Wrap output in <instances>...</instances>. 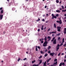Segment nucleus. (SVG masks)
Wrapping results in <instances>:
<instances>
[{
  "instance_id": "f257e3e1",
  "label": "nucleus",
  "mask_w": 66,
  "mask_h": 66,
  "mask_svg": "<svg viewBox=\"0 0 66 66\" xmlns=\"http://www.w3.org/2000/svg\"><path fill=\"white\" fill-rule=\"evenodd\" d=\"M47 44H48V42L47 41H45L43 43V46L44 47H46L47 46Z\"/></svg>"
},
{
  "instance_id": "f03ea898",
  "label": "nucleus",
  "mask_w": 66,
  "mask_h": 66,
  "mask_svg": "<svg viewBox=\"0 0 66 66\" xmlns=\"http://www.w3.org/2000/svg\"><path fill=\"white\" fill-rule=\"evenodd\" d=\"M62 28L61 27H57V31L58 32H61V29Z\"/></svg>"
},
{
  "instance_id": "7ed1b4c3",
  "label": "nucleus",
  "mask_w": 66,
  "mask_h": 66,
  "mask_svg": "<svg viewBox=\"0 0 66 66\" xmlns=\"http://www.w3.org/2000/svg\"><path fill=\"white\" fill-rule=\"evenodd\" d=\"M56 22L57 23H59V24H61L62 23V20H60V21H56Z\"/></svg>"
},
{
  "instance_id": "20e7f679",
  "label": "nucleus",
  "mask_w": 66,
  "mask_h": 66,
  "mask_svg": "<svg viewBox=\"0 0 66 66\" xmlns=\"http://www.w3.org/2000/svg\"><path fill=\"white\" fill-rule=\"evenodd\" d=\"M52 19H54V18L56 19V18H57L56 16H54V14H52Z\"/></svg>"
},
{
  "instance_id": "39448f33",
  "label": "nucleus",
  "mask_w": 66,
  "mask_h": 66,
  "mask_svg": "<svg viewBox=\"0 0 66 66\" xmlns=\"http://www.w3.org/2000/svg\"><path fill=\"white\" fill-rule=\"evenodd\" d=\"M54 54H55L53 52L52 53H50V55L52 56H54Z\"/></svg>"
},
{
  "instance_id": "423d86ee",
  "label": "nucleus",
  "mask_w": 66,
  "mask_h": 66,
  "mask_svg": "<svg viewBox=\"0 0 66 66\" xmlns=\"http://www.w3.org/2000/svg\"><path fill=\"white\" fill-rule=\"evenodd\" d=\"M56 39H55L54 41L53 42V44H56Z\"/></svg>"
},
{
  "instance_id": "0eeeda50",
  "label": "nucleus",
  "mask_w": 66,
  "mask_h": 66,
  "mask_svg": "<svg viewBox=\"0 0 66 66\" xmlns=\"http://www.w3.org/2000/svg\"><path fill=\"white\" fill-rule=\"evenodd\" d=\"M57 62L56 61L55 62H54V63L53 64V66H54L55 65H57Z\"/></svg>"
},
{
  "instance_id": "6e6552de",
  "label": "nucleus",
  "mask_w": 66,
  "mask_h": 66,
  "mask_svg": "<svg viewBox=\"0 0 66 66\" xmlns=\"http://www.w3.org/2000/svg\"><path fill=\"white\" fill-rule=\"evenodd\" d=\"M56 33V31H53L52 32H50V33H49V34H53V33Z\"/></svg>"
},
{
  "instance_id": "1a4fd4ad",
  "label": "nucleus",
  "mask_w": 66,
  "mask_h": 66,
  "mask_svg": "<svg viewBox=\"0 0 66 66\" xmlns=\"http://www.w3.org/2000/svg\"><path fill=\"white\" fill-rule=\"evenodd\" d=\"M3 15H0V18L1 19H2V18H3Z\"/></svg>"
},
{
  "instance_id": "9d476101",
  "label": "nucleus",
  "mask_w": 66,
  "mask_h": 66,
  "mask_svg": "<svg viewBox=\"0 0 66 66\" xmlns=\"http://www.w3.org/2000/svg\"><path fill=\"white\" fill-rule=\"evenodd\" d=\"M47 65H46V61H45V62L43 64V66H46Z\"/></svg>"
},
{
  "instance_id": "9b49d317",
  "label": "nucleus",
  "mask_w": 66,
  "mask_h": 66,
  "mask_svg": "<svg viewBox=\"0 0 66 66\" xmlns=\"http://www.w3.org/2000/svg\"><path fill=\"white\" fill-rule=\"evenodd\" d=\"M51 59H52L51 58H49V59L47 60V62H48L50 61V60H51Z\"/></svg>"
},
{
  "instance_id": "f8f14e48",
  "label": "nucleus",
  "mask_w": 66,
  "mask_h": 66,
  "mask_svg": "<svg viewBox=\"0 0 66 66\" xmlns=\"http://www.w3.org/2000/svg\"><path fill=\"white\" fill-rule=\"evenodd\" d=\"M54 27L55 28H56V24L55 23H54Z\"/></svg>"
},
{
  "instance_id": "ddd939ff",
  "label": "nucleus",
  "mask_w": 66,
  "mask_h": 66,
  "mask_svg": "<svg viewBox=\"0 0 66 66\" xmlns=\"http://www.w3.org/2000/svg\"><path fill=\"white\" fill-rule=\"evenodd\" d=\"M39 40L40 41H41V43H42V44H43L44 43V41H43V40L42 41V39H40Z\"/></svg>"
},
{
  "instance_id": "4468645a",
  "label": "nucleus",
  "mask_w": 66,
  "mask_h": 66,
  "mask_svg": "<svg viewBox=\"0 0 66 66\" xmlns=\"http://www.w3.org/2000/svg\"><path fill=\"white\" fill-rule=\"evenodd\" d=\"M51 46H49L48 48H47L48 50H49V49H51Z\"/></svg>"
},
{
  "instance_id": "2eb2a0df",
  "label": "nucleus",
  "mask_w": 66,
  "mask_h": 66,
  "mask_svg": "<svg viewBox=\"0 0 66 66\" xmlns=\"http://www.w3.org/2000/svg\"><path fill=\"white\" fill-rule=\"evenodd\" d=\"M39 64H41V63H42V60H39Z\"/></svg>"
},
{
  "instance_id": "dca6fc26",
  "label": "nucleus",
  "mask_w": 66,
  "mask_h": 66,
  "mask_svg": "<svg viewBox=\"0 0 66 66\" xmlns=\"http://www.w3.org/2000/svg\"><path fill=\"white\" fill-rule=\"evenodd\" d=\"M44 26V25H43L42 26V27L41 29V30H44V28H43Z\"/></svg>"
},
{
  "instance_id": "f3484780",
  "label": "nucleus",
  "mask_w": 66,
  "mask_h": 66,
  "mask_svg": "<svg viewBox=\"0 0 66 66\" xmlns=\"http://www.w3.org/2000/svg\"><path fill=\"white\" fill-rule=\"evenodd\" d=\"M56 51H57L59 50V47H57V48H56Z\"/></svg>"
},
{
  "instance_id": "a211bd4d",
  "label": "nucleus",
  "mask_w": 66,
  "mask_h": 66,
  "mask_svg": "<svg viewBox=\"0 0 66 66\" xmlns=\"http://www.w3.org/2000/svg\"><path fill=\"white\" fill-rule=\"evenodd\" d=\"M56 12L57 13H60V11L59 10H57L56 11Z\"/></svg>"
},
{
  "instance_id": "6ab92c4d",
  "label": "nucleus",
  "mask_w": 66,
  "mask_h": 66,
  "mask_svg": "<svg viewBox=\"0 0 66 66\" xmlns=\"http://www.w3.org/2000/svg\"><path fill=\"white\" fill-rule=\"evenodd\" d=\"M16 10V9L15 8H13L12 9V11H15Z\"/></svg>"
},
{
  "instance_id": "aec40b11",
  "label": "nucleus",
  "mask_w": 66,
  "mask_h": 66,
  "mask_svg": "<svg viewBox=\"0 0 66 66\" xmlns=\"http://www.w3.org/2000/svg\"><path fill=\"white\" fill-rule=\"evenodd\" d=\"M40 19L39 18H38V20H37L36 21H37V22H38V21H40Z\"/></svg>"
},
{
  "instance_id": "412c9836",
  "label": "nucleus",
  "mask_w": 66,
  "mask_h": 66,
  "mask_svg": "<svg viewBox=\"0 0 66 66\" xmlns=\"http://www.w3.org/2000/svg\"><path fill=\"white\" fill-rule=\"evenodd\" d=\"M47 37H46L44 38V39L45 40V41H47Z\"/></svg>"
},
{
  "instance_id": "4be33fe9",
  "label": "nucleus",
  "mask_w": 66,
  "mask_h": 66,
  "mask_svg": "<svg viewBox=\"0 0 66 66\" xmlns=\"http://www.w3.org/2000/svg\"><path fill=\"white\" fill-rule=\"evenodd\" d=\"M65 40V38H63V39H62V42L63 43H64V40Z\"/></svg>"
},
{
  "instance_id": "5701e85b",
  "label": "nucleus",
  "mask_w": 66,
  "mask_h": 66,
  "mask_svg": "<svg viewBox=\"0 0 66 66\" xmlns=\"http://www.w3.org/2000/svg\"><path fill=\"white\" fill-rule=\"evenodd\" d=\"M56 2L57 3H59V1L58 0H56Z\"/></svg>"
},
{
  "instance_id": "b1692460",
  "label": "nucleus",
  "mask_w": 66,
  "mask_h": 66,
  "mask_svg": "<svg viewBox=\"0 0 66 66\" xmlns=\"http://www.w3.org/2000/svg\"><path fill=\"white\" fill-rule=\"evenodd\" d=\"M50 38H51V37L50 36H48L47 38V39H50Z\"/></svg>"
},
{
  "instance_id": "393cba45",
  "label": "nucleus",
  "mask_w": 66,
  "mask_h": 66,
  "mask_svg": "<svg viewBox=\"0 0 66 66\" xmlns=\"http://www.w3.org/2000/svg\"><path fill=\"white\" fill-rule=\"evenodd\" d=\"M48 56V54H45L44 55V56H45V57H46V56Z\"/></svg>"
},
{
  "instance_id": "a878e982",
  "label": "nucleus",
  "mask_w": 66,
  "mask_h": 66,
  "mask_svg": "<svg viewBox=\"0 0 66 66\" xmlns=\"http://www.w3.org/2000/svg\"><path fill=\"white\" fill-rule=\"evenodd\" d=\"M40 52L41 54H44V52H43V51H41Z\"/></svg>"
},
{
  "instance_id": "bb28decb",
  "label": "nucleus",
  "mask_w": 66,
  "mask_h": 66,
  "mask_svg": "<svg viewBox=\"0 0 66 66\" xmlns=\"http://www.w3.org/2000/svg\"><path fill=\"white\" fill-rule=\"evenodd\" d=\"M57 40H61V38L60 37H58L57 39Z\"/></svg>"
},
{
  "instance_id": "cd10ccee",
  "label": "nucleus",
  "mask_w": 66,
  "mask_h": 66,
  "mask_svg": "<svg viewBox=\"0 0 66 66\" xmlns=\"http://www.w3.org/2000/svg\"><path fill=\"white\" fill-rule=\"evenodd\" d=\"M62 63H60L59 66H62Z\"/></svg>"
},
{
  "instance_id": "c85d7f7f",
  "label": "nucleus",
  "mask_w": 66,
  "mask_h": 66,
  "mask_svg": "<svg viewBox=\"0 0 66 66\" xmlns=\"http://www.w3.org/2000/svg\"><path fill=\"white\" fill-rule=\"evenodd\" d=\"M35 60H34V61H32V63H35Z\"/></svg>"
},
{
  "instance_id": "c756f323",
  "label": "nucleus",
  "mask_w": 66,
  "mask_h": 66,
  "mask_svg": "<svg viewBox=\"0 0 66 66\" xmlns=\"http://www.w3.org/2000/svg\"><path fill=\"white\" fill-rule=\"evenodd\" d=\"M57 47H60V44H58L57 45V47H56V48Z\"/></svg>"
},
{
  "instance_id": "7c9ffc66",
  "label": "nucleus",
  "mask_w": 66,
  "mask_h": 66,
  "mask_svg": "<svg viewBox=\"0 0 66 66\" xmlns=\"http://www.w3.org/2000/svg\"><path fill=\"white\" fill-rule=\"evenodd\" d=\"M1 14H2V13H3V10H2L1 11Z\"/></svg>"
},
{
  "instance_id": "2f4dec72",
  "label": "nucleus",
  "mask_w": 66,
  "mask_h": 66,
  "mask_svg": "<svg viewBox=\"0 0 66 66\" xmlns=\"http://www.w3.org/2000/svg\"><path fill=\"white\" fill-rule=\"evenodd\" d=\"M36 51H38V49H37V47H36Z\"/></svg>"
},
{
  "instance_id": "473e14b6",
  "label": "nucleus",
  "mask_w": 66,
  "mask_h": 66,
  "mask_svg": "<svg viewBox=\"0 0 66 66\" xmlns=\"http://www.w3.org/2000/svg\"><path fill=\"white\" fill-rule=\"evenodd\" d=\"M48 53H51V51H48Z\"/></svg>"
},
{
  "instance_id": "72a5a7b5",
  "label": "nucleus",
  "mask_w": 66,
  "mask_h": 66,
  "mask_svg": "<svg viewBox=\"0 0 66 66\" xmlns=\"http://www.w3.org/2000/svg\"><path fill=\"white\" fill-rule=\"evenodd\" d=\"M63 45V43H61L60 45V46H62V45Z\"/></svg>"
},
{
  "instance_id": "f704fd0d",
  "label": "nucleus",
  "mask_w": 66,
  "mask_h": 66,
  "mask_svg": "<svg viewBox=\"0 0 66 66\" xmlns=\"http://www.w3.org/2000/svg\"><path fill=\"white\" fill-rule=\"evenodd\" d=\"M37 47L38 49H40V46H38Z\"/></svg>"
},
{
  "instance_id": "c9c22d12",
  "label": "nucleus",
  "mask_w": 66,
  "mask_h": 66,
  "mask_svg": "<svg viewBox=\"0 0 66 66\" xmlns=\"http://www.w3.org/2000/svg\"><path fill=\"white\" fill-rule=\"evenodd\" d=\"M61 7L62 9H64V6H61Z\"/></svg>"
},
{
  "instance_id": "e433bc0d",
  "label": "nucleus",
  "mask_w": 66,
  "mask_h": 66,
  "mask_svg": "<svg viewBox=\"0 0 66 66\" xmlns=\"http://www.w3.org/2000/svg\"><path fill=\"white\" fill-rule=\"evenodd\" d=\"M61 53L60 52L58 54V56H60V54H61Z\"/></svg>"
},
{
  "instance_id": "4c0bfd02",
  "label": "nucleus",
  "mask_w": 66,
  "mask_h": 66,
  "mask_svg": "<svg viewBox=\"0 0 66 66\" xmlns=\"http://www.w3.org/2000/svg\"><path fill=\"white\" fill-rule=\"evenodd\" d=\"M48 50H47V49H45V52H47Z\"/></svg>"
},
{
  "instance_id": "58836bf2",
  "label": "nucleus",
  "mask_w": 66,
  "mask_h": 66,
  "mask_svg": "<svg viewBox=\"0 0 66 66\" xmlns=\"http://www.w3.org/2000/svg\"><path fill=\"white\" fill-rule=\"evenodd\" d=\"M40 29L39 28L38 29V32H39L40 31Z\"/></svg>"
},
{
  "instance_id": "ea45409f",
  "label": "nucleus",
  "mask_w": 66,
  "mask_h": 66,
  "mask_svg": "<svg viewBox=\"0 0 66 66\" xmlns=\"http://www.w3.org/2000/svg\"><path fill=\"white\" fill-rule=\"evenodd\" d=\"M27 60V58H25L24 59H23V61H25V60Z\"/></svg>"
},
{
  "instance_id": "a19ab883",
  "label": "nucleus",
  "mask_w": 66,
  "mask_h": 66,
  "mask_svg": "<svg viewBox=\"0 0 66 66\" xmlns=\"http://www.w3.org/2000/svg\"><path fill=\"white\" fill-rule=\"evenodd\" d=\"M54 61L55 62H56V61H57V59H54Z\"/></svg>"
},
{
  "instance_id": "79ce46f5",
  "label": "nucleus",
  "mask_w": 66,
  "mask_h": 66,
  "mask_svg": "<svg viewBox=\"0 0 66 66\" xmlns=\"http://www.w3.org/2000/svg\"><path fill=\"white\" fill-rule=\"evenodd\" d=\"M62 65H65V63H62Z\"/></svg>"
},
{
  "instance_id": "37998d69",
  "label": "nucleus",
  "mask_w": 66,
  "mask_h": 66,
  "mask_svg": "<svg viewBox=\"0 0 66 66\" xmlns=\"http://www.w3.org/2000/svg\"><path fill=\"white\" fill-rule=\"evenodd\" d=\"M64 34H66V31H64Z\"/></svg>"
},
{
  "instance_id": "c03bdc74",
  "label": "nucleus",
  "mask_w": 66,
  "mask_h": 66,
  "mask_svg": "<svg viewBox=\"0 0 66 66\" xmlns=\"http://www.w3.org/2000/svg\"><path fill=\"white\" fill-rule=\"evenodd\" d=\"M42 57V56H40V57H39V59H40Z\"/></svg>"
},
{
  "instance_id": "a18cd8bd",
  "label": "nucleus",
  "mask_w": 66,
  "mask_h": 66,
  "mask_svg": "<svg viewBox=\"0 0 66 66\" xmlns=\"http://www.w3.org/2000/svg\"><path fill=\"white\" fill-rule=\"evenodd\" d=\"M64 47H66V43L64 45Z\"/></svg>"
},
{
  "instance_id": "49530a36",
  "label": "nucleus",
  "mask_w": 66,
  "mask_h": 66,
  "mask_svg": "<svg viewBox=\"0 0 66 66\" xmlns=\"http://www.w3.org/2000/svg\"><path fill=\"white\" fill-rule=\"evenodd\" d=\"M60 35V33H59L58 34H57V36H59V35Z\"/></svg>"
},
{
  "instance_id": "de8ad7c7",
  "label": "nucleus",
  "mask_w": 66,
  "mask_h": 66,
  "mask_svg": "<svg viewBox=\"0 0 66 66\" xmlns=\"http://www.w3.org/2000/svg\"><path fill=\"white\" fill-rule=\"evenodd\" d=\"M56 15L57 17L59 16V14H56Z\"/></svg>"
},
{
  "instance_id": "09e8293b",
  "label": "nucleus",
  "mask_w": 66,
  "mask_h": 66,
  "mask_svg": "<svg viewBox=\"0 0 66 66\" xmlns=\"http://www.w3.org/2000/svg\"><path fill=\"white\" fill-rule=\"evenodd\" d=\"M20 58H19L18 59V62H19V61H20Z\"/></svg>"
},
{
  "instance_id": "8fccbe9b",
  "label": "nucleus",
  "mask_w": 66,
  "mask_h": 66,
  "mask_svg": "<svg viewBox=\"0 0 66 66\" xmlns=\"http://www.w3.org/2000/svg\"><path fill=\"white\" fill-rule=\"evenodd\" d=\"M54 36V34H53L52 35V36L53 37V36Z\"/></svg>"
},
{
  "instance_id": "3c124183",
  "label": "nucleus",
  "mask_w": 66,
  "mask_h": 66,
  "mask_svg": "<svg viewBox=\"0 0 66 66\" xmlns=\"http://www.w3.org/2000/svg\"><path fill=\"white\" fill-rule=\"evenodd\" d=\"M50 66H56V65H53L52 64Z\"/></svg>"
},
{
  "instance_id": "603ef678",
  "label": "nucleus",
  "mask_w": 66,
  "mask_h": 66,
  "mask_svg": "<svg viewBox=\"0 0 66 66\" xmlns=\"http://www.w3.org/2000/svg\"><path fill=\"white\" fill-rule=\"evenodd\" d=\"M48 21H46V23H48Z\"/></svg>"
},
{
  "instance_id": "864d4df0",
  "label": "nucleus",
  "mask_w": 66,
  "mask_h": 66,
  "mask_svg": "<svg viewBox=\"0 0 66 66\" xmlns=\"http://www.w3.org/2000/svg\"><path fill=\"white\" fill-rule=\"evenodd\" d=\"M43 21H45V19H43L42 20Z\"/></svg>"
},
{
  "instance_id": "5fc2aeb1",
  "label": "nucleus",
  "mask_w": 66,
  "mask_h": 66,
  "mask_svg": "<svg viewBox=\"0 0 66 66\" xmlns=\"http://www.w3.org/2000/svg\"><path fill=\"white\" fill-rule=\"evenodd\" d=\"M66 62V59H65L64 60V62Z\"/></svg>"
},
{
  "instance_id": "6e6d98bb",
  "label": "nucleus",
  "mask_w": 66,
  "mask_h": 66,
  "mask_svg": "<svg viewBox=\"0 0 66 66\" xmlns=\"http://www.w3.org/2000/svg\"><path fill=\"white\" fill-rule=\"evenodd\" d=\"M50 28H49L48 29V31H50Z\"/></svg>"
},
{
  "instance_id": "4d7b16f0",
  "label": "nucleus",
  "mask_w": 66,
  "mask_h": 66,
  "mask_svg": "<svg viewBox=\"0 0 66 66\" xmlns=\"http://www.w3.org/2000/svg\"><path fill=\"white\" fill-rule=\"evenodd\" d=\"M46 8H47V6H45V8L46 9Z\"/></svg>"
},
{
  "instance_id": "13d9d810",
  "label": "nucleus",
  "mask_w": 66,
  "mask_h": 66,
  "mask_svg": "<svg viewBox=\"0 0 66 66\" xmlns=\"http://www.w3.org/2000/svg\"><path fill=\"white\" fill-rule=\"evenodd\" d=\"M0 10H2V7L0 8Z\"/></svg>"
},
{
  "instance_id": "bf43d9fd",
  "label": "nucleus",
  "mask_w": 66,
  "mask_h": 66,
  "mask_svg": "<svg viewBox=\"0 0 66 66\" xmlns=\"http://www.w3.org/2000/svg\"><path fill=\"white\" fill-rule=\"evenodd\" d=\"M64 55V53H63L61 54V55Z\"/></svg>"
},
{
  "instance_id": "052dcab7",
  "label": "nucleus",
  "mask_w": 66,
  "mask_h": 66,
  "mask_svg": "<svg viewBox=\"0 0 66 66\" xmlns=\"http://www.w3.org/2000/svg\"><path fill=\"white\" fill-rule=\"evenodd\" d=\"M55 39V37H54V38H53V40H54Z\"/></svg>"
},
{
  "instance_id": "680f3d73",
  "label": "nucleus",
  "mask_w": 66,
  "mask_h": 66,
  "mask_svg": "<svg viewBox=\"0 0 66 66\" xmlns=\"http://www.w3.org/2000/svg\"><path fill=\"white\" fill-rule=\"evenodd\" d=\"M51 40V39H49L48 40V41H49V40Z\"/></svg>"
},
{
  "instance_id": "e2e57ef3",
  "label": "nucleus",
  "mask_w": 66,
  "mask_h": 66,
  "mask_svg": "<svg viewBox=\"0 0 66 66\" xmlns=\"http://www.w3.org/2000/svg\"><path fill=\"white\" fill-rule=\"evenodd\" d=\"M54 40H53V39H52L51 40V42H53Z\"/></svg>"
},
{
  "instance_id": "0e129e2a",
  "label": "nucleus",
  "mask_w": 66,
  "mask_h": 66,
  "mask_svg": "<svg viewBox=\"0 0 66 66\" xmlns=\"http://www.w3.org/2000/svg\"><path fill=\"white\" fill-rule=\"evenodd\" d=\"M60 10H62V8H60Z\"/></svg>"
},
{
  "instance_id": "69168bd1",
  "label": "nucleus",
  "mask_w": 66,
  "mask_h": 66,
  "mask_svg": "<svg viewBox=\"0 0 66 66\" xmlns=\"http://www.w3.org/2000/svg\"><path fill=\"white\" fill-rule=\"evenodd\" d=\"M64 30V31H66V28H65Z\"/></svg>"
},
{
  "instance_id": "338daca9",
  "label": "nucleus",
  "mask_w": 66,
  "mask_h": 66,
  "mask_svg": "<svg viewBox=\"0 0 66 66\" xmlns=\"http://www.w3.org/2000/svg\"><path fill=\"white\" fill-rule=\"evenodd\" d=\"M66 11V9H65V10H64V12H65Z\"/></svg>"
},
{
  "instance_id": "774afa93",
  "label": "nucleus",
  "mask_w": 66,
  "mask_h": 66,
  "mask_svg": "<svg viewBox=\"0 0 66 66\" xmlns=\"http://www.w3.org/2000/svg\"><path fill=\"white\" fill-rule=\"evenodd\" d=\"M64 58H66V55H65V56L64 57Z\"/></svg>"
}]
</instances>
